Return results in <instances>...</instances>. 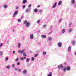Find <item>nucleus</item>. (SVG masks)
<instances>
[{
  "label": "nucleus",
  "instance_id": "nucleus-13",
  "mask_svg": "<svg viewBox=\"0 0 76 76\" xmlns=\"http://www.w3.org/2000/svg\"><path fill=\"white\" fill-rule=\"evenodd\" d=\"M26 57H25V56H24L23 58H20V59L22 61H23L24 59H26Z\"/></svg>",
  "mask_w": 76,
  "mask_h": 76
},
{
  "label": "nucleus",
  "instance_id": "nucleus-51",
  "mask_svg": "<svg viewBox=\"0 0 76 76\" xmlns=\"http://www.w3.org/2000/svg\"><path fill=\"white\" fill-rule=\"evenodd\" d=\"M15 70H17L18 69L17 68H15Z\"/></svg>",
  "mask_w": 76,
  "mask_h": 76
},
{
  "label": "nucleus",
  "instance_id": "nucleus-17",
  "mask_svg": "<svg viewBox=\"0 0 76 76\" xmlns=\"http://www.w3.org/2000/svg\"><path fill=\"white\" fill-rule=\"evenodd\" d=\"M75 42L76 41H72V44H73V45H75Z\"/></svg>",
  "mask_w": 76,
  "mask_h": 76
},
{
  "label": "nucleus",
  "instance_id": "nucleus-59",
  "mask_svg": "<svg viewBox=\"0 0 76 76\" xmlns=\"http://www.w3.org/2000/svg\"><path fill=\"white\" fill-rule=\"evenodd\" d=\"M33 76H35V75H33Z\"/></svg>",
  "mask_w": 76,
  "mask_h": 76
},
{
  "label": "nucleus",
  "instance_id": "nucleus-9",
  "mask_svg": "<svg viewBox=\"0 0 76 76\" xmlns=\"http://www.w3.org/2000/svg\"><path fill=\"white\" fill-rule=\"evenodd\" d=\"M72 31V28H69V29L68 30V33H70Z\"/></svg>",
  "mask_w": 76,
  "mask_h": 76
},
{
  "label": "nucleus",
  "instance_id": "nucleus-47",
  "mask_svg": "<svg viewBox=\"0 0 76 76\" xmlns=\"http://www.w3.org/2000/svg\"><path fill=\"white\" fill-rule=\"evenodd\" d=\"M37 7H40V6L39 4H38L37 6Z\"/></svg>",
  "mask_w": 76,
  "mask_h": 76
},
{
  "label": "nucleus",
  "instance_id": "nucleus-49",
  "mask_svg": "<svg viewBox=\"0 0 76 76\" xmlns=\"http://www.w3.org/2000/svg\"><path fill=\"white\" fill-rule=\"evenodd\" d=\"M74 7H76V4H74Z\"/></svg>",
  "mask_w": 76,
  "mask_h": 76
},
{
  "label": "nucleus",
  "instance_id": "nucleus-54",
  "mask_svg": "<svg viewBox=\"0 0 76 76\" xmlns=\"http://www.w3.org/2000/svg\"><path fill=\"white\" fill-rule=\"evenodd\" d=\"M21 19H22V18H23V17H22V16H21Z\"/></svg>",
  "mask_w": 76,
  "mask_h": 76
},
{
  "label": "nucleus",
  "instance_id": "nucleus-12",
  "mask_svg": "<svg viewBox=\"0 0 76 76\" xmlns=\"http://www.w3.org/2000/svg\"><path fill=\"white\" fill-rule=\"evenodd\" d=\"M41 37L43 38H46V35H42Z\"/></svg>",
  "mask_w": 76,
  "mask_h": 76
},
{
  "label": "nucleus",
  "instance_id": "nucleus-43",
  "mask_svg": "<svg viewBox=\"0 0 76 76\" xmlns=\"http://www.w3.org/2000/svg\"><path fill=\"white\" fill-rule=\"evenodd\" d=\"M20 65V63L19 62H17V65L18 66Z\"/></svg>",
  "mask_w": 76,
  "mask_h": 76
},
{
  "label": "nucleus",
  "instance_id": "nucleus-28",
  "mask_svg": "<svg viewBox=\"0 0 76 76\" xmlns=\"http://www.w3.org/2000/svg\"><path fill=\"white\" fill-rule=\"evenodd\" d=\"M23 56H27L26 54V53L25 52H23Z\"/></svg>",
  "mask_w": 76,
  "mask_h": 76
},
{
  "label": "nucleus",
  "instance_id": "nucleus-6",
  "mask_svg": "<svg viewBox=\"0 0 76 76\" xmlns=\"http://www.w3.org/2000/svg\"><path fill=\"white\" fill-rule=\"evenodd\" d=\"M58 69H60V67L61 68H63V65H62V64H61V65H58Z\"/></svg>",
  "mask_w": 76,
  "mask_h": 76
},
{
  "label": "nucleus",
  "instance_id": "nucleus-11",
  "mask_svg": "<svg viewBox=\"0 0 76 76\" xmlns=\"http://www.w3.org/2000/svg\"><path fill=\"white\" fill-rule=\"evenodd\" d=\"M52 72H50L49 73L48 75V76H52Z\"/></svg>",
  "mask_w": 76,
  "mask_h": 76
},
{
  "label": "nucleus",
  "instance_id": "nucleus-60",
  "mask_svg": "<svg viewBox=\"0 0 76 76\" xmlns=\"http://www.w3.org/2000/svg\"><path fill=\"white\" fill-rule=\"evenodd\" d=\"M13 31L14 32V31Z\"/></svg>",
  "mask_w": 76,
  "mask_h": 76
},
{
  "label": "nucleus",
  "instance_id": "nucleus-31",
  "mask_svg": "<svg viewBox=\"0 0 76 76\" xmlns=\"http://www.w3.org/2000/svg\"><path fill=\"white\" fill-rule=\"evenodd\" d=\"M27 23V20H24V24H26V25Z\"/></svg>",
  "mask_w": 76,
  "mask_h": 76
},
{
  "label": "nucleus",
  "instance_id": "nucleus-48",
  "mask_svg": "<svg viewBox=\"0 0 76 76\" xmlns=\"http://www.w3.org/2000/svg\"><path fill=\"white\" fill-rule=\"evenodd\" d=\"M8 59H9L8 58V57L6 58V61H7V60H8Z\"/></svg>",
  "mask_w": 76,
  "mask_h": 76
},
{
  "label": "nucleus",
  "instance_id": "nucleus-36",
  "mask_svg": "<svg viewBox=\"0 0 76 76\" xmlns=\"http://www.w3.org/2000/svg\"><path fill=\"white\" fill-rule=\"evenodd\" d=\"M40 22V20H38L37 22V23H39Z\"/></svg>",
  "mask_w": 76,
  "mask_h": 76
},
{
  "label": "nucleus",
  "instance_id": "nucleus-14",
  "mask_svg": "<svg viewBox=\"0 0 76 76\" xmlns=\"http://www.w3.org/2000/svg\"><path fill=\"white\" fill-rule=\"evenodd\" d=\"M71 49H72V48H71V46H69L68 48V51H70V50H71Z\"/></svg>",
  "mask_w": 76,
  "mask_h": 76
},
{
  "label": "nucleus",
  "instance_id": "nucleus-1",
  "mask_svg": "<svg viewBox=\"0 0 76 76\" xmlns=\"http://www.w3.org/2000/svg\"><path fill=\"white\" fill-rule=\"evenodd\" d=\"M31 23L30 22H27V23L26 24V26L27 28H29L30 25Z\"/></svg>",
  "mask_w": 76,
  "mask_h": 76
},
{
  "label": "nucleus",
  "instance_id": "nucleus-4",
  "mask_svg": "<svg viewBox=\"0 0 76 76\" xmlns=\"http://www.w3.org/2000/svg\"><path fill=\"white\" fill-rule=\"evenodd\" d=\"M17 14H18V11L16 10L15 12L13 15V17H15L16 16V15H17Z\"/></svg>",
  "mask_w": 76,
  "mask_h": 76
},
{
  "label": "nucleus",
  "instance_id": "nucleus-8",
  "mask_svg": "<svg viewBox=\"0 0 76 76\" xmlns=\"http://www.w3.org/2000/svg\"><path fill=\"white\" fill-rule=\"evenodd\" d=\"M57 2H55V4H53V6L52 7V8H55L56 7V5H57Z\"/></svg>",
  "mask_w": 76,
  "mask_h": 76
},
{
  "label": "nucleus",
  "instance_id": "nucleus-25",
  "mask_svg": "<svg viewBox=\"0 0 76 76\" xmlns=\"http://www.w3.org/2000/svg\"><path fill=\"white\" fill-rule=\"evenodd\" d=\"M66 70V68L64 67L63 68V71L64 72H65Z\"/></svg>",
  "mask_w": 76,
  "mask_h": 76
},
{
  "label": "nucleus",
  "instance_id": "nucleus-3",
  "mask_svg": "<svg viewBox=\"0 0 76 76\" xmlns=\"http://www.w3.org/2000/svg\"><path fill=\"white\" fill-rule=\"evenodd\" d=\"M34 37L33 34H30V38L31 39H34Z\"/></svg>",
  "mask_w": 76,
  "mask_h": 76
},
{
  "label": "nucleus",
  "instance_id": "nucleus-16",
  "mask_svg": "<svg viewBox=\"0 0 76 76\" xmlns=\"http://www.w3.org/2000/svg\"><path fill=\"white\" fill-rule=\"evenodd\" d=\"M3 7L5 8H7V7H8V6L7 4H4L3 5Z\"/></svg>",
  "mask_w": 76,
  "mask_h": 76
},
{
  "label": "nucleus",
  "instance_id": "nucleus-56",
  "mask_svg": "<svg viewBox=\"0 0 76 76\" xmlns=\"http://www.w3.org/2000/svg\"><path fill=\"white\" fill-rule=\"evenodd\" d=\"M51 32H50V33H49V34H51Z\"/></svg>",
  "mask_w": 76,
  "mask_h": 76
},
{
  "label": "nucleus",
  "instance_id": "nucleus-52",
  "mask_svg": "<svg viewBox=\"0 0 76 76\" xmlns=\"http://www.w3.org/2000/svg\"><path fill=\"white\" fill-rule=\"evenodd\" d=\"M18 71H19L20 72V71H21V69H18Z\"/></svg>",
  "mask_w": 76,
  "mask_h": 76
},
{
  "label": "nucleus",
  "instance_id": "nucleus-20",
  "mask_svg": "<svg viewBox=\"0 0 76 76\" xmlns=\"http://www.w3.org/2000/svg\"><path fill=\"white\" fill-rule=\"evenodd\" d=\"M48 39L49 41H51L52 40V38L51 37H48Z\"/></svg>",
  "mask_w": 76,
  "mask_h": 76
},
{
  "label": "nucleus",
  "instance_id": "nucleus-30",
  "mask_svg": "<svg viewBox=\"0 0 76 76\" xmlns=\"http://www.w3.org/2000/svg\"><path fill=\"white\" fill-rule=\"evenodd\" d=\"M21 19H18V22H21Z\"/></svg>",
  "mask_w": 76,
  "mask_h": 76
},
{
  "label": "nucleus",
  "instance_id": "nucleus-55",
  "mask_svg": "<svg viewBox=\"0 0 76 76\" xmlns=\"http://www.w3.org/2000/svg\"><path fill=\"white\" fill-rule=\"evenodd\" d=\"M1 5H0V9H1Z\"/></svg>",
  "mask_w": 76,
  "mask_h": 76
},
{
  "label": "nucleus",
  "instance_id": "nucleus-27",
  "mask_svg": "<svg viewBox=\"0 0 76 76\" xmlns=\"http://www.w3.org/2000/svg\"><path fill=\"white\" fill-rule=\"evenodd\" d=\"M23 73L24 74H26L27 72V71L26 70H24L23 72Z\"/></svg>",
  "mask_w": 76,
  "mask_h": 76
},
{
  "label": "nucleus",
  "instance_id": "nucleus-7",
  "mask_svg": "<svg viewBox=\"0 0 76 76\" xmlns=\"http://www.w3.org/2000/svg\"><path fill=\"white\" fill-rule=\"evenodd\" d=\"M58 47H61L62 44V43L61 42H58Z\"/></svg>",
  "mask_w": 76,
  "mask_h": 76
},
{
  "label": "nucleus",
  "instance_id": "nucleus-34",
  "mask_svg": "<svg viewBox=\"0 0 76 76\" xmlns=\"http://www.w3.org/2000/svg\"><path fill=\"white\" fill-rule=\"evenodd\" d=\"M62 20V18L60 19L59 20L58 22L59 23H60V22H61Z\"/></svg>",
  "mask_w": 76,
  "mask_h": 76
},
{
  "label": "nucleus",
  "instance_id": "nucleus-32",
  "mask_svg": "<svg viewBox=\"0 0 76 76\" xmlns=\"http://www.w3.org/2000/svg\"><path fill=\"white\" fill-rule=\"evenodd\" d=\"M30 60V59H29V58H27L26 61V62H28V61H29Z\"/></svg>",
  "mask_w": 76,
  "mask_h": 76
},
{
  "label": "nucleus",
  "instance_id": "nucleus-15",
  "mask_svg": "<svg viewBox=\"0 0 76 76\" xmlns=\"http://www.w3.org/2000/svg\"><path fill=\"white\" fill-rule=\"evenodd\" d=\"M75 0H71V2L72 4H75Z\"/></svg>",
  "mask_w": 76,
  "mask_h": 76
},
{
  "label": "nucleus",
  "instance_id": "nucleus-58",
  "mask_svg": "<svg viewBox=\"0 0 76 76\" xmlns=\"http://www.w3.org/2000/svg\"><path fill=\"white\" fill-rule=\"evenodd\" d=\"M0 48H1V46H0Z\"/></svg>",
  "mask_w": 76,
  "mask_h": 76
},
{
  "label": "nucleus",
  "instance_id": "nucleus-41",
  "mask_svg": "<svg viewBox=\"0 0 76 76\" xmlns=\"http://www.w3.org/2000/svg\"><path fill=\"white\" fill-rule=\"evenodd\" d=\"M46 26H47V25H43V28H45V27H46Z\"/></svg>",
  "mask_w": 76,
  "mask_h": 76
},
{
  "label": "nucleus",
  "instance_id": "nucleus-39",
  "mask_svg": "<svg viewBox=\"0 0 76 76\" xmlns=\"http://www.w3.org/2000/svg\"><path fill=\"white\" fill-rule=\"evenodd\" d=\"M38 55V53H37L34 56L35 57H37V56Z\"/></svg>",
  "mask_w": 76,
  "mask_h": 76
},
{
  "label": "nucleus",
  "instance_id": "nucleus-2",
  "mask_svg": "<svg viewBox=\"0 0 76 76\" xmlns=\"http://www.w3.org/2000/svg\"><path fill=\"white\" fill-rule=\"evenodd\" d=\"M24 51L25 49H23L21 50H18V52L19 53H23V52H24Z\"/></svg>",
  "mask_w": 76,
  "mask_h": 76
},
{
  "label": "nucleus",
  "instance_id": "nucleus-38",
  "mask_svg": "<svg viewBox=\"0 0 76 76\" xmlns=\"http://www.w3.org/2000/svg\"><path fill=\"white\" fill-rule=\"evenodd\" d=\"M34 57H32V59H31V60L32 61H34Z\"/></svg>",
  "mask_w": 76,
  "mask_h": 76
},
{
  "label": "nucleus",
  "instance_id": "nucleus-53",
  "mask_svg": "<svg viewBox=\"0 0 76 76\" xmlns=\"http://www.w3.org/2000/svg\"><path fill=\"white\" fill-rule=\"evenodd\" d=\"M75 55H76V51L75 52Z\"/></svg>",
  "mask_w": 76,
  "mask_h": 76
},
{
  "label": "nucleus",
  "instance_id": "nucleus-10",
  "mask_svg": "<svg viewBox=\"0 0 76 76\" xmlns=\"http://www.w3.org/2000/svg\"><path fill=\"white\" fill-rule=\"evenodd\" d=\"M66 70L67 71H70V66H67L66 67Z\"/></svg>",
  "mask_w": 76,
  "mask_h": 76
},
{
  "label": "nucleus",
  "instance_id": "nucleus-5",
  "mask_svg": "<svg viewBox=\"0 0 76 76\" xmlns=\"http://www.w3.org/2000/svg\"><path fill=\"white\" fill-rule=\"evenodd\" d=\"M30 10L28 8H27V9H26V10H25V11L26 12V13H28L29 12H30Z\"/></svg>",
  "mask_w": 76,
  "mask_h": 76
},
{
  "label": "nucleus",
  "instance_id": "nucleus-44",
  "mask_svg": "<svg viewBox=\"0 0 76 76\" xmlns=\"http://www.w3.org/2000/svg\"><path fill=\"white\" fill-rule=\"evenodd\" d=\"M18 8H19L18 6H17L16 7V9H18Z\"/></svg>",
  "mask_w": 76,
  "mask_h": 76
},
{
  "label": "nucleus",
  "instance_id": "nucleus-50",
  "mask_svg": "<svg viewBox=\"0 0 76 76\" xmlns=\"http://www.w3.org/2000/svg\"><path fill=\"white\" fill-rule=\"evenodd\" d=\"M15 51H13V54H15Z\"/></svg>",
  "mask_w": 76,
  "mask_h": 76
},
{
  "label": "nucleus",
  "instance_id": "nucleus-46",
  "mask_svg": "<svg viewBox=\"0 0 76 76\" xmlns=\"http://www.w3.org/2000/svg\"><path fill=\"white\" fill-rule=\"evenodd\" d=\"M31 4H30L28 5V7H31Z\"/></svg>",
  "mask_w": 76,
  "mask_h": 76
},
{
  "label": "nucleus",
  "instance_id": "nucleus-19",
  "mask_svg": "<svg viewBox=\"0 0 76 76\" xmlns=\"http://www.w3.org/2000/svg\"><path fill=\"white\" fill-rule=\"evenodd\" d=\"M62 3V1H59L58 3V5H61Z\"/></svg>",
  "mask_w": 76,
  "mask_h": 76
},
{
  "label": "nucleus",
  "instance_id": "nucleus-42",
  "mask_svg": "<svg viewBox=\"0 0 76 76\" xmlns=\"http://www.w3.org/2000/svg\"><path fill=\"white\" fill-rule=\"evenodd\" d=\"M3 45V43H1V44H0V47H2Z\"/></svg>",
  "mask_w": 76,
  "mask_h": 76
},
{
  "label": "nucleus",
  "instance_id": "nucleus-22",
  "mask_svg": "<svg viewBox=\"0 0 76 76\" xmlns=\"http://www.w3.org/2000/svg\"><path fill=\"white\" fill-rule=\"evenodd\" d=\"M21 45V44L20 43H18V48H20V47Z\"/></svg>",
  "mask_w": 76,
  "mask_h": 76
},
{
  "label": "nucleus",
  "instance_id": "nucleus-21",
  "mask_svg": "<svg viewBox=\"0 0 76 76\" xmlns=\"http://www.w3.org/2000/svg\"><path fill=\"white\" fill-rule=\"evenodd\" d=\"M6 68L7 69H10L11 67L10 66H6Z\"/></svg>",
  "mask_w": 76,
  "mask_h": 76
},
{
  "label": "nucleus",
  "instance_id": "nucleus-24",
  "mask_svg": "<svg viewBox=\"0 0 76 76\" xmlns=\"http://www.w3.org/2000/svg\"><path fill=\"white\" fill-rule=\"evenodd\" d=\"M27 1V0H23V3H26Z\"/></svg>",
  "mask_w": 76,
  "mask_h": 76
},
{
  "label": "nucleus",
  "instance_id": "nucleus-18",
  "mask_svg": "<svg viewBox=\"0 0 76 76\" xmlns=\"http://www.w3.org/2000/svg\"><path fill=\"white\" fill-rule=\"evenodd\" d=\"M46 54V52L45 51H44L42 52V55H45Z\"/></svg>",
  "mask_w": 76,
  "mask_h": 76
},
{
  "label": "nucleus",
  "instance_id": "nucleus-35",
  "mask_svg": "<svg viewBox=\"0 0 76 76\" xmlns=\"http://www.w3.org/2000/svg\"><path fill=\"white\" fill-rule=\"evenodd\" d=\"M26 5H23V9H25V7H26Z\"/></svg>",
  "mask_w": 76,
  "mask_h": 76
},
{
  "label": "nucleus",
  "instance_id": "nucleus-23",
  "mask_svg": "<svg viewBox=\"0 0 76 76\" xmlns=\"http://www.w3.org/2000/svg\"><path fill=\"white\" fill-rule=\"evenodd\" d=\"M65 32V30L64 29H62V33H64Z\"/></svg>",
  "mask_w": 76,
  "mask_h": 76
},
{
  "label": "nucleus",
  "instance_id": "nucleus-45",
  "mask_svg": "<svg viewBox=\"0 0 76 76\" xmlns=\"http://www.w3.org/2000/svg\"><path fill=\"white\" fill-rule=\"evenodd\" d=\"M15 64H13V65H12V67L13 68H14L15 67Z\"/></svg>",
  "mask_w": 76,
  "mask_h": 76
},
{
  "label": "nucleus",
  "instance_id": "nucleus-40",
  "mask_svg": "<svg viewBox=\"0 0 76 76\" xmlns=\"http://www.w3.org/2000/svg\"><path fill=\"white\" fill-rule=\"evenodd\" d=\"M72 25V23H70L69 24V26H71Z\"/></svg>",
  "mask_w": 76,
  "mask_h": 76
},
{
  "label": "nucleus",
  "instance_id": "nucleus-37",
  "mask_svg": "<svg viewBox=\"0 0 76 76\" xmlns=\"http://www.w3.org/2000/svg\"><path fill=\"white\" fill-rule=\"evenodd\" d=\"M42 12H43L42 10L41 9H40V10H39V12H40V13H41Z\"/></svg>",
  "mask_w": 76,
  "mask_h": 76
},
{
  "label": "nucleus",
  "instance_id": "nucleus-26",
  "mask_svg": "<svg viewBox=\"0 0 76 76\" xmlns=\"http://www.w3.org/2000/svg\"><path fill=\"white\" fill-rule=\"evenodd\" d=\"M34 12H37L38 11V9H35L34 10Z\"/></svg>",
  "mask_w": 76,
  "mask_h": 76
},
{
  "label": "nucleus",
  "instance_id": "nucleus-33",
  "mask_svg": "<svg viewBox=\"0 0 76 76\" xmlns=\"http://www.w3.org/2000/svg\"><path fill=\"white\" fill-rule=\"evenodd\" d=\"M3 54V53L2 52H1V51H0V55H2Z\"/></svg>",
  "mask_w": 76,
  "mask_h": 76
},
{
  "label": "nucleus",
  "instance_id": "nucleus-29",
  "mask_svg": "<svg viewBox=\"0 0 76 76\" xmlns=\"http://www.w3.org/2000/svg\"><path fill=\"white\" fill-rule=\"evenodd\" d=\"M19 60V58H17L15 59V61H16V62H18Z\"/></svg>",
  "mask_w": 76,
  "mask_h": 76
},
{
  "label": "nucleus",
  "instance_id": "nucleus-57",
  "mask_svg": "<svg viewBox=\"0 0 76 76\" xmlns=\"http://www.w3.org/2000/svg\"><path fill=\"white\" fill-rule=\"evenodd\" d=\"M38 31V32H40V31Z\"/></svg>",
  "mask_w": 76,
  "mask_h": 76
}]
</instances>
